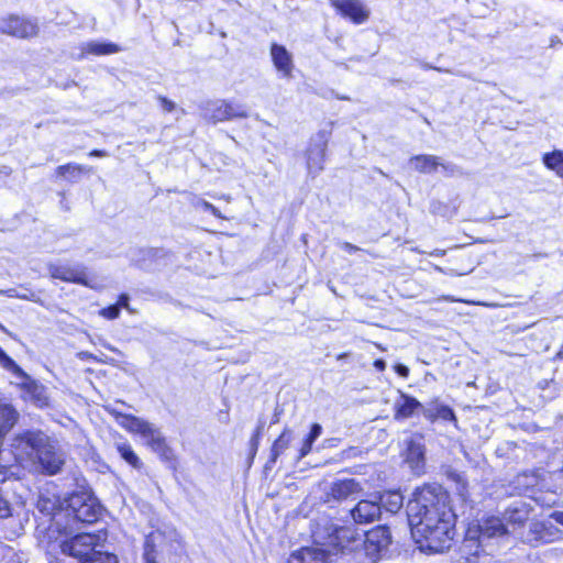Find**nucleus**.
<instances>
[{
    "label": "nucleus",
    "instance_id": "cd10ccee",
    "mask_svg": "<svg viewBox=\"0 0 563 563\" xmlns=\"http://www.w3.org/2000/svg\"><path fill=\"white\" fill-rule=\"evenodd\" d=\"M321 433H322L321 424L313 423L310 428L309 433L303 439L300 449L298 450V453L295 457L296 461H300L301 459H303L311 452L314 441L321 435Z\"/></svg>",
    "mask_w": 563,
    "mask_h": 563
},
{
    "label": "nucleus",
    "instance_id": "473e14b6",
    "mask_svg": "<svg viewBox=\"0 0 563 563\" xmlns=\"http://www.w3.org/2000/svg\"><path fill=\"white\" fill-rule=\"evenodd\" d=\"M12 516V508L8 500V498L4 496L2 489L0 488V519H7Z\"/></svg>",
    "mask_w": 563,
    "mask_h": 563
},
{
    "label": "nucleus",
    "instance_id": "72a5a7b5",
    "mask_svg": "<svg viewBox=\"0 0 563 563\" xmlns=\"http://www.w3.org/2000/svg\"><path fill=\"white\" fill-rule=\"evenodd\" d=\"M439 167L442 168V172L446 177L462 175V169L453 163H442L440 161Z\"/></svg>",
    "mask_w": 563,
    "mask_h": 563
},
{
    "label": "nucleus",
    "instance_id": "f03ea898",
    "mask_svg": "<svg viewBox=\"0 0 563 563\" xmlns=\"http://www.w3.org/2000/svg\"><path fill=\"white\" fill-rule=\"evenodd\" d=\"M507 528L503 520L492 516L481 521L471 523L459 548V563H475L481 553L486 552L487 541L500 538Z\"/></svg>",
    "mask_w": 563,
    "mask_h": 563
},
{
    "label": "nucleus",
    "instance_id": "ddd939ff",
    "mask_svg": "<svg viewBox=\"0 0 563 563\" xmlns=\"http://www.w3.org/2000/svg\"><path fill=\"white\" fill-rule=\"evenodd\" d=\"M331 5L345 19L362 24L369 18V10L360 0H329Z\"/></svg>",
    "mask_w": 563,
    "mask_h": 563
},
{
    "label": "nucleus",
    "instance_id": "5701e85b",
    "mask_svg": "<svg viewBox=\"0 0 563 563\" xmlns=\"http://www.w3.org/2000/svg\"><path fill=\"white\" fill-rule=\"evenodd\" d=\"M422 408V404L415 397L400 393L399 399L395 402V418L407 419Z\"/></svg>",
    "mask_w": 563,
    "mask_h": 563
},
{
    "label": "nucleus",
    "instance_id": "09e8293b",
    "mask_svg": "<svg viewBox=\"0 0 563 563\" xmlns=\"http://www.w3.org/2000/svg\"><path fill=\"white\" fill-rule=\"evenodd\" d=\"M442 299L445 300V301H450V302L456 301V299L453 298L452 296H443Z\"/></svg>",
    "mask_w": 563,
    "mask_h": 563
},
{
    "label": "nucleus",
    "instance_id": "6e6552de",
    "mask_svg": "<svg viewBox=\"0 0 563 563\" xmlns=\"http://www.w3.org/2000/svg\"><path fill=\"white\" fill-rule=\"evenodd\" d=\"M390 543L391 534L389 528L378 526L365 534H362L361 549L372 563H374L387 553Z\"/></svg>",
    "mask_w": 563,
    "mask_h": 563
},
{
    "label": "nucleus",
    "instance_id": "f257e3e1",
    "mask_svg": "<svg viewBox=\"0 0 563 563\" xmlns=\"http://www.w3.org/2000/svg\"><path fill=\"white\" fill-rule=\"evenodd\" d=\"M406 512L412 538L422 552L442 553L451 548L456 515L441 485L417 488Z\"/></svg>",
    "mask_w": 563,
    "mask_h": 563
},
{
    "label": "nucleus",
    "instance_id": "9b49d317",
    "mask_svg": "<svg viewBox=\"0 0 563 563\" xmlns=\"http://www.w3.org/2000/svg\"><path fill=\"white\" fill-rule=\"evenodd\" d=\"M48 273L53 278L95 288V285L91 284V280L88 277L86 267L81 264H76L74 266L49 264Z\"/></svg>",
    "mask_w": 563,
    "mask_h": 563
},
{
    "label": "nucleus",
    "instance_id": "7c9ffc66",
    "mask_svg": "<svg viewBox=\"0 0 563 563\" xmlns=\"http://www.w3.org/2000/svg\"><path fill=\"white\" fill-rule=\"evenodd\" d=\"M0 366L12 375H24V371L0 347Z\"/></svg>",
    "mask_w": 563,
    "mask_h": 563
},
{
    "label": "nucleus",
    "instance_id": "dca6fc26",
    "mask_svg": "<svg viewBox=\"0 0 563 563\" xmlns=\"http://www.w3.org/2000/svg\"><path fill=\"white\" fill-rule=\"evenodd\" d=\"M362 490L361 483L354 478L338 479L331 484L328 496L336 501H343L355 499Z\"/></svg>",
    "mask_w": 563,
    "mask_h": 563
},
{
    "label": "nucleus",
    "instance_id": "7ed1b4c3",
    "mask_svg": "<svg viewBox=\"0 0 563 563\" xmlns=\"http://www.w3.org/2000/svg\"><path fill=\"white\" fill-rule=\"evenodd\" d=\"M103 541L100 534L78 533L57 545L63 554L80 563H118L117 555L106 549Z\"/></svg>",
    "mask_w": 563,
    "mask_h": 563
},
{
    "label": "nucleus",
    "instance_id": "0eeeda50",
    "mask_svg": "<svg viewBox=\"0 0 563 563\" xmlns=\"http://www.w3.org/2000/svg\"><path fill=\"white\" fill-rule=\"evenodd\" d=\"M40 26L37 19L18 14H9L0 19V33L29 40L37 36Z\"/></svg>",
    "mask_w": 563,
    "mask_h": 563
},
{
    "label": "nucleus",
    "instance_id": "ea45409f",
    "mask_svg": "<svg viewBox=\"0 0 563 563\" xmlns=\"http://www.w3.org/2000/svg\"><path fill=\"white\" fill-rule=\"evenodd\" d=\"M338 245L350 254L361 251V247L349 242H338Z\"/></svg>",
    "mask_w": 563,
    "mask_h": 563
},
{
    "label": "nucleus",
    "instance_id": "a211bd4d",
    "mask_svg": "<svg viewBox=\"0 0 563 563\" xmlns=\"http://www.w3.org/2000/svg\"><path fill=\"white\" fill-rule=\"evenodd\" d=\"M331 550L316 544L314 547L301 548L292 552L288 563H329Z\"/></svg>",
    "mask_w": 563,
    "mask_h": 563
},
{
    "label": "nucleus",
    "instance_id": "f704fd0d",
    "mask_svg": "<svg viewBox=\"0 0 563 563\" xmlns=\"http://www.w3.org/2000/svg\"><path fill=\"white\" fill-rule=\"evenodd\" d=\"M262 429H263V424L261 423L253 437L251 438V441H250V444H251V454H252V457L256 454L257 452V449H258V445H260V438H261V434H262Z\"/></svg>",
    "mask_w": 563,
    "mask_h": 563
},
{
    "label": "nucleus",
    "instance_id": "79ce46f5",
    "mask_svg": "<svg viewBox=\"0 0 563 563\" xmlns=\"http://www.w3.org/2000/svg\"><path fill=\"white\" fill-rule=\"evenodd\" d=\"M129 300H130L129 295H126V294H122V295H120V297H119L118 302L115 303V306H120V309H121V308L130 309V307H129Z\"/></svg>",
    "mask_w": 563,
    "mask_h": 563
},
{
    "label": "nucleus",
    "instance_id": "c9c22d12",
    "mask_svg": "<svg viewBox=\"0 0 563 563\" xmlns=\"http://www.w3.org/2000/svg\"><path fill=\"white\" fill-rule=\"evenodd\" d=\"M100 314L109 320L117 319L120 314V306L111 305L107 308H103L100 311Z\"/></svg>",
    "mask_w": 563,
    "mask_h": 563
},
{
    "label": "nucleus",
    "instance_id": "a18cd8bd",
    "mask_svg": "<svg viewBox=\"0 0 563 563\" xmlns=\"http://www.w3.org/2000/svg\"><path fill=\"white\" fill-rule=\"evenodd\" d=\"M89 155L95 156V157H104V156H107V153L104 151L93 150L90 152Z\"/></svg>",
    "mask_w": 563,
    "mask_h": 563
},
{
    "label": "nucleus",
    "instance_id": "20e7f679",
    "mask_svg": "<svg viewBox=\"0 0 563 563\" xmlns=\"http://www.w3.org/2000/svg\"><path fill=\"white\" fill-rule=\"evenodd\" d=\"M115 421L130 433L139 434L145 444L163 461L170 462L175 459L173 449L167 444L162 431L153 423L133 416L125 415L117 409H109Z\"/></svg>",
    "mask_w": 563,
    "mask_h": 563
},
{
    "label": "nucleus",
    "instance_id": "393cba45",
    "mask_svg": "<svg viewBox=\"0 0 563 563\" xmlns=\"http://www.w3.org/2000/svg\"><path fill=\"white\" fill-rule=\"evenodd\" d=\"M18 420V412L8 404L0 402V438L14 426Z\"/></svg>",
    "mask_w": 563,
    "mask_h": 563
},
{
    "label": "nucleus",
    "instance_id": "c85d7f7f",
    "mask_svg": "<svg viewBox=\"0 0 563 563\" xmlns=\"http://www.w3.org/2000/svg\"><path fill=\"white\" fill-rule=\"evenodd\" d=\"M115 448L120 456L133 468L141 470L143 467L142 461L136 455L130 443L126 441L118 442Z\"/></svg>",
    "mask_w": 563,
    "mask_h": 563
},
{
    "label": "nucleus",
    "instance_id": "aec40b11",
    "mask_svg": "<svg viewBox=\"0 0 563 563\" xmlns=\"http://www.w3.org/2000/svg\"><path fill=\"white\" fill-rule=\"evenodd\" d=\"M271 56L277 71L284 78L292 77L294 62L291 54L284 45L277 43L271 46Z\"/></svg>",
    "mask_w": 563,
    "mask_h": 563
},
{
    "label": "nucleus",
    "instance_id": "a878e982",
    "mask_svg": "<svg viewBox=\"0 0 563 563\" xmlns=\"http://www.w3.org/2000/svg\"><path fill=\"white\" fill-rule=\"evenodd\" d=\"M378 504L382 510L385 509L387 512L396 514L404 505V497L399 492H386L380 495Z\"/></svg>",
    "mask_w": 563,
    "mask_h": 563
},
{
    "label": "nucleus",
    "instance_id": "4be33fe9",
    "mask_svg": "<svg viewBox=\"0 0 563 563\" xmlns=\"http://www.w3.org/2000/svg\"><path fill=\"white\" fill-rule=\"evenodd\" d=\"M294 438V431L289 428H285L272 445L271 456L265 464V470H271L273 467L277 459L290 446Z\"/></svg>",
    "mask_w": 563,
    "mask_h": 563
},
{
    "label": "nucleus",
    "instance_id": "c03bdc74",
    "mask_svg": "<svg viewBox=\"0 0 563 563\" xmlns=\"http://www.w3.org/2000/svg\"><path fill=\"white\" fill-rule=\"evenodd\" d=\"M374 367L377 371H384L386 368V362L382 358H378L374 362Z\"/></svg>",
    "mask_w": 563,
    "mask_h": 563
},
{
    "label": "nucleus",
    "instance_id": "6ab92c4d",
    "mask_svg": "<svg viewBox=\"0 0 563 563\" xmlns=\"http://www.w3.org/2000/svg\"><path fill=\"white\" fill-rule=\"evenodd\" d=\"M14 376L23 380L21 387L36 407L44 408L48 406L47 388L44 385L33 379L25 372L24 375Z\"/></svg>",
    "mask_w": 563,
    "mask_h": 563
},
{
    "label": "nucleus",
    "instance_id": "2eb2a0df",
    "mask_svg": "<svg viewBox=\"0 0 563 563\" xmlns=\"http://www.w3.org/2000/svg\"><path fill=\"white\" fill-rule=\"evenodd\" d=\"M406 462L410 465L411 470L419 474L424 466V444L423 438L415 434L405 441Z\"/></svg>",
    "mask_w": 563,
    "mask_h": 563
},
{
    "label": "nucleus",
    "instance_id": "49530a36",
    "mask_svg": "<svg viewBox=\"0 0 563 563\" xmlns=\"http://www.w3.org/2000/svg\"><path fill=\"white\" fill-rule=\"evenodd\" d=\"M144 558H145L146 563H156V562L154 561V559H152V558H151V555H150V553H148V552H146V553L144 554Z\"/></svg>",
    "mask_w": 563,
    "mask_h": 563
},
{
    "label": "nucleus",
    "instance_id": "423d86ee",
    "mask_svg": "<svg viewBox=\"0 0 563 563\" xmlns=\"http://www.w3.org/2000/svg\"><path fill=\"white\" fill-rule=\"evenodd\" d=\"M201 115L206 121L216 124L236 118L244 119L249 117V113L242 104L218 99L203 103L201 106Z\"/></svg>",
    "mask_w": 563,
    "mask_h": 563
},
{
    "label": "nucleus",
    "instance_id": "8fccbe9b",
    "mask_svg": "<svg viewBox=\"0 0 563 563\" xmlns=\"http://www.w3.org/2000/svg\"><path fill=\"white\" fill-rule=\"evenodd\" d=\"M423 68H426V69H437V70H439V71H442V69H441V68L432 67V66H430V65H428V64H423Z\"/></svg>",
    "mask_w": 563,
    "mask_h": 563
},
{
    "label": "nucleus",
    "instance_id": "2f4dec72",
    "mask_svg": "<svg viewBox=\"0 0 563 563\" xmlns=\"http://www.w3.org/2000/svg\"><path fill=\"white\" fill-rule=\"evenodd\" d=\"M438 409V419H442L444 421H456L455 413L452 408L445 405H437Z\"/></svg>",
    "mask_w": 563,
    "mask_h": 563
},
{
    "label": "nucleus",
    "instance_id": "9d476101",
    "mask_svg": "<svg viewBox=\"0 0 563 563\" xmlns=\"http://www.w3.org/2000/svg\"><path fill=\"white\" fill-rule=\"evenodd\" d=\"M561 531L552 520L531 521L526 531L520 532L522 542L532 547L551 543L560 538Z\"/></svg>",
    "mask_w": 563,
    "mask_h": 563
},
{
    "label": "nucleus",
    "instance_id": "bb28decb",
    "mask_svg": "<svg viewBox=\"0 0 563 563\" xmlns=\"http://www.w3.org/2000/svg\"><path fill=\"white\" fill-rule=\"evenodd\" d=\"M543 165L563 178V150H553L542 155Z\"/></svg>",
    "mask_w": 563,
    "mask_h": 563
},
{
    "label": "nucleus",
    "instance_id": "b1692460",
    "mask_svg": "<svg viewBox=\"0 0 563 563\" xmlns=\"http://www.w3.org/2000/svg\"><path fill=\"white\" fill-rule=\"evenodd\" d=\"M409 163L419 173L432 174L440 166V157L427 154L416 155L410 158Z\"/></svg>",
    "mask_w": 563,
    "mask_h": 563
},
{
    "label": "nucleus",
    "instance_id": "de8ad7c7",
    "mask_svg": "<svg viewBox=\"0 0 563 563\" xmlns=\"http://www.w3.org/2000/svg\"><path fill=\"white\" fill-rule=\"evenodd\" d=\"M0 330H1L3 333H5V334H8V335L12 336V333H11V332H10V331H9V330H8V329H7L2 323H1V322H0Z\"/></svg>",
    "mask_w": 563,
    "mask_h": 563
},
{
    "label": "nucleus",
    "instance_id": "412c9836",
    "mask_svg": "<svg viewBox=\"0 0 563 563\" xmlns=\"http://www.w3.org/2000/svg\"><path fill=\"white\" fill-rule=\"evenodd\" d=\"M121 52V47L112 42L89 41L80 46L78 59H82L88 55H110Z\"/></svg>",
    "mask_w": 563,
    "mask_h": 563
},
{
    "label": "nucleus",
    "instance_id": "58836bf2",
    "mask_svg": "<svg viewBox=\"0 0 563 563\" xmlns=\"http://www.w3.org/2000/svg\"><path fill=\"white\" fill-rule=\"evenodd\" d=\"M202 207H203L205 211L210 212L211 214H213L217 218H222L220 210L217 207H214L212 203H210L208 201H203Z\"/></svg>",
    "mask_w": 563,
    "mask_h": 563
},
{
    "label": "nucleus",
    "instance_id": "c756f323",
    "mask_svg": "<svg viewBox=\"0 0 563 563\" xmlns=\"http://www.w3.org/2000/svg\"><path fill=\"white\" fill-rule=\"evenodd\" d=\"M90 168L78 164L60 165L56 174L69 181H77L84 173H89Z\"/></svg>",
    "mask_w": 563,
    "mask_h": 563
},
{
    "label": "nucleus",
    "instance_id": "4468645a",
    "mask_svg": "<svg viewBox=\"0 0 563 563\" xmlns=\"http://www.w3.org/2000/svg\"><path fill=\"white\" fill-rule=\"evenodd\" d=\"M327 143L325 134L319 133L307 150V167L312 177H316L323 169Z\"/></svg>",
    "mask_w": 563,
    "mask_h": 563
},
{
    "label": "nucleus",
    "instance_id": "4c0bfd02",
    "mask_svg": "<svg viewBox=\"0 0 563 563\" xmlns=\"http://www.w3.org/2000/svg\"><path fill=\"white\" fill-rule=\"evenodd\" d=\"M157 100L165 112H172L176 109V103L164 96H157Z\"/></svg>",
    "mask_w": 563,
    "mask_h": 563
},
{
    "label": "nucleus",
    "instance_id": "f8f14e48",
    "mask_svg": "<svg viewBox=\"0 0 563 563\" xmlns=\"http://www.w3.org/2000/svg\"><path fill=\"white\" fill-rule=\"evenodd\" d=\"M529 516L530 507L525 501L515 500L511 503L505 509L503 517H498L507 528V532L501 537L510 533H517V529L521 528V526L529 519Z\"/></svg>",
    "mask_w": 563,
    "mask_h": 563
},
{
    "label": "nucleus",
    "instance_id": "a19ab883",
    "mask_svg": "<svg viewBox=\"0 0 563 563\" xmlns=\"http://www.w3.org/2000/svg\"><path fill=\"white\" fill-rule=\"evenodd\" d=\"M394 369H395V372H396L400 377L406 378V377H408V375H409V368H408L406 365H404V364H400V363L396 364V365L394 366Z\"/></svg>",
    "mask_w": 563,
    "mask_h": 563
},
{
    "label": "nucleus",
    "instance_id": "f3484780",
    "mask_svg": "<svg viewBox=\"0 0 563 563\" xmlns=\"http://www.w3.org/2000/svg\"><path fill=\"white\" fill-rule=\"evenodd\" d=\"M349 512L355 523L366 525L380 517L382 507L377 501L364 499L360 500Z\"/></svg>",
    "mask_w": 563,
    "mask_h": 563
},
{
    "label": "nucleus",
    "instance_id": "37998d69",
    "mask_svg": "<svg viewBox=\"0 0 563 563\" xmlns=\"http://www.w3.org/2000/svg\"><path fill=\"white\" fill-rule=\"evenodd\" d=\"M551 518L556 522L563 526V511H555L551 516Z\"/></svg>",
    "mask_w": 563,
    "mask_h": 563
},
{
    "label": "nucleus",
    "instance_id": "e433bc0d",
    "mask_svg": "<svg viewBox=\"0 0 563 563\" xmlns=\"http://www.w3.org/2000/svg\"><path fill=\"white\" fill-rule=\"evenodd\" d=\"M423 417L430 421H435L438 419V409L437 405H431L429 407H424L422 405V408L420 409Z\"/></svg>",
    "mask_w": 563,
    "mask_h": 563
},
{
    "label": "nucleus",
    "instance_id": "3c124183",
    "mask_svg": "<svg viewBox=\"0 0 563 563\" xmlns=\"http://www.w3.org/2000/svg\"><path fill=\"white\" fill-rule=\"evenodd\" d=\"M558 356L560 358H563V345L561 346L560 351L558 352Z\"/></svg>",
    "mask_w": 563,
    "mask_h": 563
},
{
    "label": "nucleus",
    "instance_id": "1a4fd4ad",
    "mask_svg": "<svg viewBox=\"0 0 563 563\" xmlns=\"http://www.w3.org/2000/svg\"><path fill=\"white\" fill-rule=\"evenodd\" d=\"M68 511L77 521L92 523L101 516L102 507L90 495L74 494L68 500Z\"/></svg>",
    "mask_w": 563,
    "mask_h": 563
},
{
    "label": "nucleus",
    "instance_id": "39448f33",
    "mask_svg": "<svg viewBox=\"0 0 563 563\" xmlns=\"http://www.w3.org/2000/svg\"><path fill=\"white\" fill-rule=\"evenodd\" d=\"M314 544L325 547L332 554L350 553L361 549L362 534L351 527H340L327 522L312 531Z\"/></svg>",
    "mask_w": 563,
    "mask_h": 563
}]
</instances>
